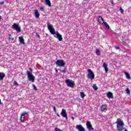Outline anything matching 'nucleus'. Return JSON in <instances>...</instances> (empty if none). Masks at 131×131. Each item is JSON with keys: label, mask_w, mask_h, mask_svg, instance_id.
<instances>
[{"label": "nucleus", "mask_w": 131, "mask_h": 131, "mask_svg": "<svg viewBox=\"0 0 131 131\" xmlns=\"http://www.w3.org/2000/svg\"><path fill=\"white\" fill-rule=\"evenodd\" d=\"M8 39H9V40H11V39L12 40H13V39H12V35H11V34H9V37H8Z\"/></svg>", "instance_id": "29"}, {"label": "nucleus", "mask_w": 131, "mask_h": 131, "mask_svg": "<svg viewBox=\"0 0 131 131\" xmlns=\"http://www.w3.org/2000/svg\"><path fill=\"white\" fill-rule=\"evenodd\" d=\"M45 2L46 5H47V6H49V7H51V1L50 0H45Z\"/></svg>", "instance_id": "21"}, {"label": "nucleus", "mask_w": 131, "mask_h": 131, "mask_svg": "<svg viewBox=\"0 0 131 131\" xmlns=\"http://www.w3.org/2000/svg\"><path fill=\"white\" fill-rule=\"evenodd\" d=\"M34 12H35L34 15H35V16L36 17V18H39V16L40 14L38 12V10H35Z\"/></svg>", "instance_id": "17"}, {"label": "nucleus", "mask_w": 131, "mask_h": 131, "mask_svg": "<svg viewBox=\"0 0 131 131\" xmlns=\"http://www.w3.org/2000/svg\"><path fill=\"white\" fill-rule=\"evenodd\" d=\"M98 22L100 23V24L103 25L105 23L104 21V19L102 17V16H99L98 17Z\"/></svg>", "instance_id": "14"}, {"label": "nucleus", "mask_w": 131, "mask_h": 131, "mask_svg": "<svg viewBox=\"0 0 131 131\" xmlns=\"http://www.w3.org/2000/svg\"><path fill=\"white\" fill-rule=\"evenodd\" d=\"M40 10L41 11H43V10H45V8H43V7H41V8H40Z\"/></svg>", "instance_id": "38"}, {"label": "nucleus", "mask_w": 131, "mask_h": 131, "mask_svg": "<svg viewBox=\"0 0 131 131\" xmlns=\"http://www.w3.org/2000/svg\"><path fill=\"white\" fill-rule=\"evenodd\" d=\"M19 39L20 43H21L22 45H25V42L24 41L23 37H19Z\"/></svg>", "instance_id": "18"}, {"label": "nucleus", "mask_w": 131, "mask_h": 131, "mask_svg": "<svg viewBox=\"0 0 131 131\" xmlns=\"http://www.w3.org/2000/svg\"><path fill=\"white\" fill-rule=\"evenodd\" d=\"M56 115L58 117H60V115H59L58 113H57Z\"/></svg>", "instance_id": "41"}, {"label": "nucleus", "mask_w": 131, "mask_h": 131, "mask_svg": "<svg viewBox=\"0 0 131 131\" xmlns=\"http://www.w3.org/2000/svg\"><path fill=\"white\" fill-rule=\"evenodd\" d=\"M106 96L108 99H113L114 97L113 96V93L111 92H108L106 93Z\"/></svg>", "instance_id": "13"}, {"label": "nucleus", "mask_w": 131, "mask_h": 131, "mask_svg": "<svg viewBox=\"0 0 131 131\" xmlns=\"http://www.w3.org/2000/svg\"><path fill=\"white\" fill-rule=\"evenodd\" d=\"M27 75H28V79L30 81H32V82H34V76L32 75V73H31L29 71H27Z\"/></svg>", "instance_id": "6"}, {"label": "nucleus", "mask_w": 131, "mask_h": 131, "mask_svg": "<svg viewBox=\"0 0 131 131\" xmlns=\"http://www.w3.org/2000/svg\"><path fill=\"white\" fill-rule=\"evenodd\" d=\"M55 131H63L62 130H61V129L58 128V127H55L54 129Z\"/></svg>", "instance_id": "27"}, {"label": "nucleus", "mask_w": 131, "mask_h": 131, "mask_svg": "<svg viewBox=\"0 0 131 131\" xmlns=\"http://www.w3.org/2000/svg\"><path fill=\"white\" fill-rule=\"evenodd\" d=\"M71 118L73 119V120H74V117H72Z\"/></svg>", "instance_id": "42"}, {"label": "nucleus", "mask_w": 131, "mask_h": 131, "mask_svg": "<svg viewBox=\"0 0 131 131\" xmlns=\"http://www.w3.org/2000/svg\"><path fill=\"white\" fill-rule=\"evenodd\" d=\"M56 38H58L59 41H62L63 40V38L62 37V35L60 34L58 32L56 33V36H55Z\"/></svg>", "instance_id": "11"}, {"label": "nucleus", "mask_w": 131, "mask_h": 131, "mask_svg": "<svg viewBox=\"0 0 131 131\" xmlns=\"http://www.w3.org/2000/svg\"><path fill=\"white\" fill-rule=\"evenodd\" d=\"M2 104V100H1V99H0V105Z\"/></svg>", "instance_id": "44"}, {"label": "nucleus", "mask_w": 131, "mask_h": 131, "mask_svg": "<svg viewBox=\"0 0 131 131\" xmlns=\"http://www.w3.org/2000/svg\"><path fill=\"white\" fill-rule=\"evenodd\" d=\"M53 111L55 113H57V110H56V106L53 107Z\"/></svg>", "instance_id": "31"}, {"label": "nucleus", "mask_w": 131, "mask_h": 131, "mask_svg": "<svg viewBox=\"0 0 131 131\" xmlns=\"http://www.w3.org/2000/svg\"><path fill=\"white\" fill-rule=\"evenodd\" d=\"M55 64L58 67H64L66 63H65V61H64V60L58 59L56 61Z\"/></svg>", "instance_id": "4"}, {"label": "nucleus", "mask_w": 131, "mask_h": 131, "mask_svg": "<svg viewBox=\"0 0 131 131\" xmlns=\"http://www.w3.org/2000/svg\"><path fill=\"white\" fill-rule=\"evenodd\" d=\"M110 3H111V4H112L113 5H114V3H113V0H111Z\"/></svg>", "instance_id": "39"}, {"label": "nucleus", "mask_w": 131, "mask_h": 131, "mask_svg": "<svg viewBox=\"0 0 131 131\" xmlns=\"http://www.w3.org/2000/svg\"><path fill=\"white\" fill-rule=\"evenodd\" d=\"M125 92H126L128 95L130 93V91H129V89L128 88H127L126 89Z\"/></svg>", "instance_id": "26"}, {"label": "nucleus", "mask_w": 131, "mask_h": 131, "mask_svg": "<svg viewBox=\"0 0 131 131\" xmlns=\"http://www.w3.org/2000/svg\"><path fill=\"white\" fill-rule=\"evenodd\" d=\"M47 27L51 34H53V35H55V34H56V30H55L54 27H53L51 23H47Z\"/></svg>", "instance_id": "2"}, {"label": "nucleus", "mask_w": 131, "mask_h": 131, "mask_svg": "<svg viewBox=\"0 0 131 131\" xmlns=\"http://www.w3.org/2000/svg\"><path fill=\"white\" fill-rule=\"evenodd\" d=\"M25 115H28V113L25 112L21 115L20 117V122H23V121H24L25 120Z\"/></svg>", "instance_id": "12"}, {"label": "nucleus", "mask_w": 131, "mask_h": 131, "mask_svg": "<svg viewBox=\"0 0 131 131\" xmlns=\"http://www.w3.org/2000/svg\"><path fill=\"white\" fill-rule=\"evenodd\" d=\"M102 67L104 68L105 72L106 73H107V72H108V64L104 63L102 65Z\"/></svg>", "instance_id": "15"}, {"label": "nucleus", "mask_w": 131, "mask_h": 131, "mask_svg": "<svg viewBox=\"0 0 131 131\" xmlns=\"http://www.w3.org/2000/svg\"><path fill=\"white\" fill-rule=\"evenodd\" d=\"M107 109V105H102L101 107V111H105Z\"/></svg>", "instance_id": "20"}, {"label": "nucleus", "mask_w": 131, "mask_h": 131, "mask_svg": "<svg viewBox=\"0 0 131 131\" xmlns=\"http://www.w3.org/2000/svg\"><path fill=\"white\" fill-rule=\"evenodd\" d=\"M66 83L69 88H74V86L75 85V82H74V81L69 79L66 80Z\"/></svg>", "instance_id": "3"}, {"label": "nucleus", "mask_w": 131, "mask_h": 131, "mask_svg": "<svg viewBox=\"0 0 131 131\" xmlns=\"http://www.w3.org/2000/svg\"><path fill=\"white\" fill-rule=\"evenodd\" d=\"M124 73L126 76V78L127 79H131L130 75H129V74L128 73H126L125 71H124Z\"/></svg>", "instance_id": "19"}, {"label": "nucleus", "mask_w": 131, "mask_h": 131, "mask_svg": "<svg viewBox=\"0 0 131 131\" xmlns=\"http://www.w3.org/2000/svg\"><path fill=\"white\" fill-rule=\"evenodd\" d=\"M55 71H56V72H58V70H57V69H55Z\"/></svg>", "instance_id": "43"}, {"label": "nucleus", "mask_w": 131, "mask_h": 131, "mask_svg": "<svg viewBox=\"0 0 131 131\" xmlns=\"http://www.w3.org/2000/svg\"><path fill=\"white\" fill-rule=\"evenodd\" d=\"M86 126L89 131L94 130V128L93 127L92 124H91V122L88 121L86 123Z\"/></svg>", "instance_id": "9"}, {"label": "nucleus", "mask_w": 131, "mask_h": 131, "mask_svg": "<svg viewBox=\"0 0 131 131\" xmlns=\"http://www.w3.org/2000/svg\"><path fill=\"white\" fill-rule=\"evenodd\" d=\"M60 72H62V73H65V72H66V69H64L62 70H61Z\"/></svg>", "instance_id": "32"}, {"label": "nucleus", "mask_w": 131, "mask_h": 131, "mask_svg": "<svg viewBox=\"0 0 131 131\" xmlns=\"http://www.w3.org/2000/svg\"><path fill=\"white\" fill-rule=\"evenodd\" d=\"M96 54L97 56H100V55H101V51H100V49H96Z\"/></svg>", "instance_id": "22"}, {"label": "nucleus", "mask_w": 131, "mask_h": 131, "mask_svg": "<svg viewBox=\"0 0 131 131\" xmlns=\"http://www.w3.org/2000/svg\"><path fill=\"white\" fill-rule=\"evenodd\" d=\"M60 115H61L62 117L66 118V120H68V117H67V113L66 112V110L62 108L60 113Z\"/></svg>", "instance_id": "8"}, {"label": "nucleus", "mask_w": 131, "mask_h": 131, "mask_svg": "<svg viewBox=\"0 0 131 131\" xmlns=\"http://www.w3.org/2000/svg\"><path fill=\"white\" fill-rule=\"evenodd\" d=\"M117 124V130L121 131L123 129V126H124V123L123 121L120 118H118L117 121L116 122Z\"/></svg>", "instance_id": "1"}, {"label": "nucleus", "mask_w": 131, "mask_h": 131, "mask_svg": "<svg viewBox=\"0 0 131 131\" xmlns=\"http://www.w3.org/2000/svg\"><path fill=\"white\" fill-rule=\"evenodd\" d=\"M88 78H90L91 79H94L95 78V74L93 73L92 70L88 69Z\"/></svg>", "instance_id": "5"}, {"label": "nucleus", "mask_w": 131, "mask_h": 131, "mask_svg": "<svg viewBox=\"0 0 131 131\" xmlns=\"http://www.w3.org/2000/svg\"><path fill=\"white\" fill-rule=\"evenodd\" d=\"M103 24H104V26L106 27V28H107V29H110V26H109V25H108V24L104 21Z\"/></svg>", "instance_id": "23"}, {"label": "nucleus", "mask_w": 131, "mask_h": 131, "mask_svg": "<svg viewBox=\"0 0 131 131\" xmlns=\"http://www.w3.org/2000/svg\"><path fill=\"white\" fill-rule=\"evenodd\" d=\"M14 85H19V84H18V82H17V81H15L14 82Z\"/></svg>", "instance_id": "33"}, {"label": "nucleus", "mask_w": 131, "mask_h": 131, "mask_svg": "<svg viewBox=\"0 0 131 131\" xmlns=\"http://www.w3.org/2000/svg\"><path fill=\"white\" fill-rule=\"evenodd\" d=\"M0 20H2V16H0Z\"/></svg>", "instance_id": "45"}, {"label": "nucleus", "mask_w": 131, "mask_h": 131, "mask_svg": "<svg viewBox=\"0 0 131 131\" xmlns=\"http://www.w3.org/2000/svg\"><path fill=\"white\" fill-rule=\"evenodd\" d=\"M36 36L37 37H38V38L40 37L39 34H38L37 33H36Z\"/></svg>", "instance_id": "37"}, {"label": "nucleus", "mask_w": 131, "mask_h": 131, "mask_svg": "<svg viewBox=\"0 0 131 131\" xmlns=\"http://www.w3.org/2000/svg\"><path fill=\"white\" fill-rule=\"evenodd\" d=\"M6 76V74L4 72H0V80H4V78Z\"/></svg>", "instance_id": "16"}, {"label": "nucleus", "mask_w": 131, "mask_h": 131, "mask_svg": "<svg viewBox=\"0 0 131 131\" xmlns=\"http://www.w3.org/2000/svg\"><path fill=\"white\" fill-rule=\"evenodd\" d=\"M120 11L121 12V14H123L124 13V10L123 9H122V8L120 7Z\"/></svg>", "instance_id": "28"}, {"label": "nucleus", "mask_w": 131, "mask_h": 131, "mask_svg": "<svg viewBox=\"0 0 131 131\" xmlns=\"http://www.w3.org/2000/svg\"><path fill=\"white\" fill-rule=\"evenodd\" d=\"M93 89L94 91H98V86H97V85L93 84Z\"/></svg>", "instance_id": "25"}, {"label": "nucleus", "mask_w": 131, "mask_h": 131, "mask_svg": "<svg viewBox=\"0 0 131 131\" xmlns=\"http://www.w3.org/2000/svg\"><path fill=\"white\" fill-rule=\"evenodd\" d=\"M5 4V2L4 1H3L2 2H0V5H4Z\"/></svg>", "instance_id": "36"}, {"label": "nucleus", "mask_w": 131, "mask_h": 131, "mask_svg": "<svg viewBox=\"0 0 131 131\" xmlns=\"http://www.w3.org/2000/svg\"><path fill=\"white\" fill-rule=\"evenodd\" d=\"M12 28L14 30H16L18 33L21 32V28H20V27H19V25L16 24H13L12 25Z\"/></svg>", "instance_id": "7"}, {"label": "nucleus", "mask_w": 131, "mask_h": 131, "mask_svg": "<svg viewBox=\"0 0 131 131\" xmlns=\"http://www.w3.org/2000/svg\"><path fill=\"white\" fill-rule=\"evenodd\" d=\"M33 89L35 90V91H37V88H36V86H35V85L33 84Z\"/></svg>", "instance_id": "30"}, {"label": "nucleus", "mask_w": 131, "mask_h": 131, "mask_svg": "<svg viewBox=\"0 0 131 131\" xmlns=\"http://www.w3.org/2000/svg\"><path fill=\"white\" fill-rule=\"evenodd\" d=\"M29 70L31 72H32V69H31V68H30L29 69Z\"/></svg>", "instance_id": "40"}, {"label": "nucleus", "mask_w": 131, "mask_h": 131, "mask_svg": "<svg viewBox=\"0 0 131 131\" xmlns=\"http://www.w3.org/2000/svg\"><path fill=\"white\" fill-rule=\"evenodd\" d=\"M122 45H123V46H126L127 43L125 42V41H122Z\"/></svg>", "instance_id": "34"}, {"label": "nucleus", "mask_w": 131, "mask_h": 131, "mask_svg": "<svg viewBox=\"0 0 131 131\" xmlns=\"http://www.w3.org/2000/svg\"><path fill=\"white\" fill-rule=\"evenodd\" d=\"M80 96L81 98H82V99H83V98L85 97V94H84V92H80Z\"/></svg>", "instance_id": "24"}, {"label": "nucleus", "mask_w": 131, "mask_h": 131, "mask_svg": "<svg viewBox=\"0 0 131 131\" xmlns=\"http://www.w3.org/2000/svg\"><path fill=\"white\" fill-rule=\"evenodd\" d=\"M76 128L79 131H85V129L81 125H76Z\"/></svg>", "instance_id": "10"}, {"label": "nucleus", "mask_w": 131, "mask_h": 131, "mask_svg": "<svg viewBox=\"0 0 131 131\" xmlns=\"http://www.w3.org/2000/svg\"><path fill=\"white\" fill-rule=\"evenodd\" d=\"M115 48L117 50H119V49H120V47H119V46H116L115 47Z\"/></svg>", "instance_id": "35"}]
</instances>
